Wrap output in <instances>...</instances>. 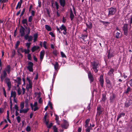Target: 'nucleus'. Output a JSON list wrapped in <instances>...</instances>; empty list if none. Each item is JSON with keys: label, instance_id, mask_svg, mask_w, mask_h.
<instances>
[{"label": "nucleus", "instance_id": "nucleus-46", "mask_svg": "<svg viewBox=\"0 0 132 132\" xmlns=\"http://www.w3.org/2000/svg\"><path fill=\"white\" fill-rule=\"evenodd\" d=\"M46 42L45 41H44L43 43V46L44 47L45 49H47V47L46 46Z\"/></svg>", "mask_w": 132, "mask_h": 132}, {"label": "nucleus", "instance_id": "nucleus-61", "mask_svg": "<svg viewBox=\"0 0 132 132\" xmlns=\"http://www.w3.org/2000/svg\"><path fill=\"white\" fill-rule=\"evenodd\" d=\"M100 21L101 22L103 23L104 24L109 23V22H105L104 21H102L101 20H100Z\"/></svg>", "mask_w": 132, "mask_h": 132}, {"label": "nucleus", "instance_id": "nucleus-2", "mask_svg": "<svg viewBox=\"0 0 132 132\" xmlns=\"http://www.w3.org/2000/svg\"><path fill=\"white\" fill-rule=\"evenodd\" d=\"M5 82L9 90H10L11 87V82L9 78H6L5 79Z\"/></svg>", "mask_w": 132, "mask_h": 132}, {"label": "nucleus", "instance_id": "nucleus-4", "mask_svg": "<svg viewBox=\"0 0 132 132\" xmlns=\"http://www.w3.org/2000/svg\"><path fill=\"white\" fill-rule=\"evenodd\" d=\"M92 68L95 72H96L98 71L97 68L98 67V63L94 62L92 63Z\"/></svg>", "mask_w": 132, "mask_h": 132}, {"label": "nucleus", "instance_id": "nucleus-44", "mask_svg": "<svg viewBox=\"0 0 132 132\" xmlns=\"http://www.w3.org/2000/svg\"><path fill=\"white\" fill-rule=\"evenodd\" d=\"M18 122L20 123L21 121V118L19 116H18L16 118Z\"/></svg>", "mask_w": 132, "mask_h": 132}, {"label": "nucleus", "instance_id": "nucleus-51", "mask_svg": "<svg viewBox=\"0 0 132 132\" xmlns=\"http://www.w3.org/2000/svg\"><path fill=\"white\" fill-rule=\"evenodd\" d=\"M20 43V42L19 41H18L17 42L16 45H15V48H17V47H18V46H19V44Z\"/></svg>", "mask_w": 132, "mask_h": 132}, {"label": "nucleus", "instance_id": "nucleus-42", "mask_svg": "<svg viewBox=\"0 0 132 132\" xmlns=\"http://www.w3.org/2000/svg\"><path fill=\"white\" fill-rule=\"evenodd\" d=\"M32 16H30L28 18V21L29 22H31L32 20Z\"/></svg>", "mask_w": 132, "mask_h": 132}, {"label": "nucleus", "instance_id": "nucleus-26", "mask_svg": "<svg viewBox=\"0 0 132 132\" xmlns=\"http://www.w3.org/2000/svg\"><path fill=\"white\" fill-rule=\"evenodd\" d=\"M34 42H35L36 41L38 37V34L37 33L35 34L34 35Z\"/></svg>", "mask_w": 132, "mask_h": 132}, {"label": "nucleus", "instance_id": "nucleus-41", "mask_svg": "<svg viewBox=\"0 0 132 132\" xmlns=\"http://www.w3.org/2000/svg\"><path fill=\"white\" fill-rule=\"evenodd\" d=\"M102 110L97 111V114H96V116H99L100 115V114H101V113H102Z\"/></svg>", "mask_w": 132, "mask_h": 132}, {"label": "nucleus", "instance_id": "nucleus-18", "mask_svg": "<svg viewBox=\"0 0 132 132\" xmlns=\"http://www.w3.org/2000/svg\"><path fill=\"white\" fill-rule=\"evenodd\" d=\"M39 48V47L37 46H34L31 48V51L32 52H33L37 50Z\"/></svg>", "mask_w": 132, "mask_h": 132}, {"label": "nucleus", "instance_id": "nucleus-33", "mask_svg": "<svg viewBox=\"0 0 132 132\" xmlns=\"http://www.w3.org/2000/svg\"><path fill=\"white\" fill-rule=\"evenodd\" d=\"M20 106L21 108V109H23L24 106V102H22L20 103Z\"/></svg>", "mask_w": 132, "mask_h": 132}, {"label": "nucleus", "instance_id": "nucleus-59", "mask_svg": "<svg viewBox=\"0 0 132 132\" xmlns=\"http://www.w3.org/2000/svg\"><path fill=\"white\" fill-rule=\"evenodd\" d=\"M22 93L23 95L25 93L26 90H25V89L23 87H22Z\"/></svg>", "mask_w": 132, "mask_h": 132}, {"label": "nucleus", "instance_id": "nucleus-6", "mask_svg": "<svg viewBox=\"0 0 132 132\" xmlns=\"http://www.w3.org/2000/svg\"><path fill=\"white\" fill-rule=\"evenodd\" d=\"M122 29L124 35L126 36H127L128 35V25L127 24H124L122 27Z\"/></svg>", "mask_w": 132, "mask_h": 132}, {"label": "nucleus", "instance_id": "nucleus-40", "mask_svg": "<svg viewBox=\"0 0 132 132\" xmlns=\"http://www.w3.org/2000/svg\"><path fill=\"white\" fill-rule=\"evenodd\" d=\"M60 53L61 56L62 57L65 58L66 57V55L63 52H61Z\"/></svg>", "mask_w": 132, "mask_h": 132}, {"label": "nucleus", "instance_id": "nucleus-63", "mask_svg": "<svg viewBox=\"0 0 132 132\" xmlns=\"http://www.w3.org/2000/svg\"><path fill=\"white\" fill-rule=\"evenodd\" d=\"M106 98H105V96L104 95H103V97L102 98V101H105V100Z\"/></svg>", "mask_w": 132, "mask_h": 132}, {"label": "nucleus", "instance_id": "nucleus-52", "mask_svg": "<svg viewBox=\"0 0 132 132\" xmlns=\"http://www.w3.org/2000/svg\"><path fill=\"white\" fill-rule=\"evenodd\" d=\"M55 6L56 7V9L57 10H58V8H59V5H58V3H57V2H55Z\"/></svg>", "mask_w": 132, "mask_h": 132}, {"label": "nucleus", "instance_id": "nucleus-14", "mask_svg": "<svg viewBox=\"0 0 132 132\" xmlns=\"http://www.w3.org/2000/svg\"><path fill=\"white\" fill-rule=\"evenodd\" d=\"M103 77V75H101L100 77V79L99 80V81L100 82L101 85L102 87H103V84L104 82Z\"/></svg>", "mask_w": 132, "mask_h": 132}, {"label": "nucleus", "instance_id": "nucleus-13", "mask_svg": "<svg viewBox=\"0 0 132 132\" xmlns=\"http://www.w3.org/2000/svg\"><path fill=\"white\" fill-rule=\"evenodd\" d=\"M29 110V109L28 108H27L26 109H21L20 110V113H26Z\"/></svg>", "mask_w": 132, "mask_h": 132}, {"label": "nucleus", "instance_id": "nucleus-21", "mask_svg": "<svg viewBox=\"0 0 132 132\" xmlns=\"http://www.w3.org/2000/svg\"><path fill=\"white\" fill-rule=\"evenodd\" d=\"M125 115V113H122L120 114H119L117 116V120L118 121L119 119L122 116H123Z\"/></svg>", "mask_w": 132, "mask_h": 132}, {"label": "nucleus", "instance_id": "nucleus-55", "mask_svg": "<svg viewBox=\"0 0 132 132\" xmlns=\"http://www.w3.org/2000/svg\"><path fill=\"white\" fill-rule=\"evenodd\" d=\"M14 108L16 110V112H17L18 111V107L16 105H15Z\"/></svg>", "mask_w": 132, "mask_h": 132}, {"label": "nucleus", "instance_id": "nucleus-32", "mask_svg": "<svg viewBox=\"0 0 132 132\" xmlns=\"http://www.w3.org/2000/svg\"><path fill=\"white\" fill-rule=\"evenodd\" d=\"M32 87V83L28 84L27 85L26 88L29 89L31 88Z\"/></svg>", "mask_w": 132, "mask_h": 132}, {"label": "nucleus", "instance_id": "nucleus-45", "mask_svg": "<svg viewBox=\"0 0 132 132\" xmlns=\"http://www.w3.org/2000/svg\"><path fill=\"white\" fill-rule=\"evenodd\" d=\"M31 43H26V46L27 47V49H29V48Z\"/></svg>", "mask_w": 132, "mask_h": 132}, {"label": "nucleus", "instance_id": "nucleus-19", "mask_svg": "<svg viewBox=\"0 0 132 132\" xmlns=\"http://www.w3.org/2000/svg\"><path fill=\"white\" fill-rule=\"evenodd\" d=\"M121 36V34L120 32H117L115 34V37L117 39H118Z\"/></svg>", "mask_w": 132, "mask_h": 132}, {"label": "nucleus", "instance_id": "nucleus-29", "mask_svg": "<svg viewBox=\"0 0 132 132\" xmlns=\"http://www.w3.org/2000/svg\"><path fill=\"white\" fill-rule=\"evenodd\" d=\"M27 80L28 82V84L32 83V78H30L29 77H27Z\"/></svg>", "mask_w": 132, "mask_h": 132}, {"label": "nucleus", "instance_id": "nucleus-64", "mask_svg": "<svg viewBox=\"0 0 132 132\" xmlns=\"http://www.w3.org/2000/svg\"><path fill=\"white\" fill-rule=\"evenodd\" d=\"M129 83L130 86L132 87V79L130 80L129 81Z\"/></svg>", "mask_w": 132, "mask_h": 132}, {"label": "nucleus", "instance_id": "nucleus-9", "mask_svg": "<svg viewBox=\"0 0 132 132\" xmlns=\"http://www.w3.org/2000/svg\"><path fill=\"white\" fill-rule=\"evenodd\" d=\"M116 11L115 9L112 8H111L109 9V15H113L114 14Z\"/></svg>", "mask_w": 132, "mask_h": 132}, {"label": "nucleus", "instance_id": "nucleus-31", "mask_svg": "<svg viewBox=\"0 0 132 132\" xmlns=\"http://www.w3.org/2000/svg\"><path fill=\"white\" fill-rule=\"evenodd\" d=\"M22 0H20V1L18 2L16 5L19 6V9L21 8V4L22 2Z\"/></svg>", "mask_w": 132, "mask_h": 132}, {"label": "nucleus", "instance_id": "nucleus-38", "mask_svg": "<svg viewBox=\"0 0 132 132\" xmlns=\"http://www.w3.org/2000/svg\"><path fill=\"white\" fill-rule=\"evenodd\" d=\"M26 129V130L27 132L30 131H31V128L29 126H27Z\"/></svg>", "mask_w": 132, "mask_h": 132}, {"label": "nucleus", "instance_id": "nucleus-8", "mask_svg": "<svg viewBox=\"0 0 132 132\" xmlns=\"http://www.w3.org/2000/svg\"><path fill=\"white\" fill-rule=\"evenodd\" d=\"M25 29L21 27L19 30V32L21 37L25 35Z\"/></svg>", "mask_w": 132, "mask_h": 132}, {"label": "nucleus", "instance_id": "nucleus-24", "mask_svg": "<svg viewBox=\"0 0 132 132\" xmlns=\"http://www.w3.org/2000/svg\"><path fill=\"white\" fill-rule=\"evenodd\" d=\"M54 65V68L55 70H57L58 69L59 65L58 63L57 62H56L55 64H52Z\"/></svg>", "mask_w": 132, "mask_h": 132}, {"label": "nucleus", "instance_id": "nucleus-22", "mask_svg": "<svg viewBox=\"0 0 132 132\" xmlns=\"http://www.w3.org/2000/svg\"><path fill=\"white\" fill-rule=\"evenodd\" d=\"M70 18L71 20H72L74 17V15L73 13V11H72L71 9L70 10Z\"/></svg>", "mask_w": 132, "mask_h": 132}, {"label": "nucleus", "instance_id": "nucleus-50", "mask_svg": "<svg viewBox=\"0 0 132 132\" xmlns=\"http://www.w3.org/2000/svg\"><path fill=\"white\" fill-rule=\"evenodd\" d=\"M28 60H31V56L30 54H29L28 55Z\"/></svg>", "mask_w": 132, "mask_h": 132}, {"label": "nucleus", "instance_id": "nucleus-62", "mask_svg": "<svg viewBox=\"0 0 132 132\" xmlns=\"http://www.w3.org/2000/svg\"><path fill=\"white\" fill-rule=\"evenodd\" d=\"M53 123H50V125H47V127L48 128H50L52 125Z\"/></svg>", "mask_w": 132, "mask_h": 132}, {"label": "nucleus", "instance_id": "nucleus-60", "mask_svg": "<svg viewBox=\"0 0 132 132\" xmlns=\"http://www.w3.org/2000/svg\"><path fill=\"white\" fill-rule=\"evenodd\" d=\"M25 11V9L24 8H23V10L22 11V12L21 13V14L20 15V16H21L23 15V14L24 13V12Z\"/></svg>", "mask_w": 132, "mask_h": 132}, {"label": "nucleus", "instance_id": "nucleus-53", "mask_svg": "<svg viewBox=\"0 0 132 132\" xmlns=\"http://www.w3.org/2000/svg\"><path fill=\"white\" fill-rule=\"evenodd\" d=\"M88 76L89 78H90V77H93L92 75V74H91V72H88Z\"/></svg>", "mask_w": 132, "mask_h": 132}, {"label": "nucleus", "instance_id": "nucleus-35", "mask_svg": "<svg viewBox=\"0 0 132 132\" xmlns=\"http://www.w3.org/2000/svg\"><path fill=\"white\" fill-rule=\"evenodd\" d=\"M106 81L108 86H109V87L111 86V85L110 80L109 79H106Z\"/></svg>", "mask_w": 132, "mask_h": 132}, {"label": "nucleus", "instance_id": "nucleus-15", "mask_svg": "<svg viewBox=\"0 0 132 132\" xmlns=\"http://www.w3.org/2000/svg\"><path fill=\"white\" fill-rule=\"evenodd\" d=\"M113 70L112 69L110 70V71L108 72V75L111 77V78L112 79H114L113 74Z\"/></svg>", "mask_w": 132, "mask_h": 132}, {"label": "nucleus", "instance_id": "nucleus-10", "mask_svg": "<svg viewBox=\"0 0 132 132\" xmlns=\"http://www.w3.org/2000/svg\"><path fill=\"white\" fill-rule=\"evenodd\" d=\"M7 76L6 72L4 70L3 71V74H2L1 76V80L2 82L3 81L4 78Z\"/></svg>", "mask_w": 132, "mask_h": 132}, {"label": "nucleus", "instance_id": "nucleus-56", "mask_svg": "<svg viewBox=\"0 0 132 132\" xmlns=\"http://www.w3.org/2000/svg\"><path fill=\"white\" fill-rule=\"evenodd\" d=\"M53 53L54 55L55 56H56L57 54V51L56 50L53 51Z\"/></svg>", "mask_w": 132, "mask_h": 132}, {"label": "nucleus", "instance_id": "nucleus-49", "mask_svg": "<svg viewBox=\"0 0 132 132\" xmlns=\"http://www.w3.org/2000/svg\"><path fill=\"white\" fill-rule=\"evenodd\" d=\"M28 99H26L25 100V106L27 107L28 105Z\"/></svg>", "mask_w": 132, "mask_h": 132}, {"label": "nucleus", "instance_id": "nucleus-27", "mask_svg": "<svg viewBox=\"0 0 132 132\" xmlns=\"http://www.w3.org/2000/svg\"><path fill=\"white\" fill-rule=\"evenodd\" d=\"M45 28L48 31H51V28L47 25H45Z\"/></svg>", "mask_w": 132, "mask_h": 132}, {"label": "nucleus", "instance_id": "nucleus-3", "mask_svg": "<svg viewBox=\"0 0 132 132\" xmlns=\"http://www.w3.org/2000/svg\"><path fill=\"white\" fill-rule=\"evenodd\" d=\"M69 126V124L68 121L64 120L63 121V123L61 125V127L63 129H67Z\"/></svg>", "mask_w": 132, "mask_h": 132}, {"label": "nucleus", "instance_id": "nucleus-47", "mask_svg": "<svg viewBox=\"0 0 132 132\" xmlns=\"http://www.w3.org/2000/svg\"><path fill=\"white\" fill-rule=\"evenodd\" d=\"M3 94L4 95V96L6 97V92L4 88V87H3Z\"/></svg>", "mask_w": 132, "mask_h": 132}, {"label": "nucleus", "instance_id": "nucleus-58", "mask_svg": "<svg viewBox=\"0 0 132 132\" xmlns=\"http://www.w3.org/2000/svg\"><path fill=\"white\" fill-rule=\"evenodd\" d=\"M48 105L50 107L51 109H52L53 108L52 106V103L50 102H49L48 104Z\"/></svg>", "mask_w": 132, "mask_h": 132}, {"label": "nucleus", "instance_id": "nucleus-16", "mask_svg": "<svg viewBox=\"0 0 132 132\" xmlns=\"http://www.w3.org/2000/svg\"><path fill=\"white\" fill-rule=\"evenodd\" d=\"M28 34H26L25 35H24V39L25 40H27L29 37L28 35L30 33V28H28Z\"/></svg>", "mask_w": 132, "mask_h": 132}, {"label": "nucleus", "instance_id": "nucleus-48", "mask_svg": "<svg viewBox=\"0 0 132 132\" xmlns=\"http://www.w3.org/2000/svg\"><path fill=\"white\" fill-rule=\"evenodd\" d=\"M32 39V36H29L28 40L29 42L31 41Z\"/></svg>", "mask_w": 132, "mask_h": 132}, {"label": "nucleus", "instance_id": "nucleus-37", "mask_svg": "<svg viewBox=\"0 0 132 132\" xmlns=\"http://www.w3.org/2000/svg\"><path fill=\"white\" fill-rule=\"evenodd\" d=\"M46 114L45 115V116H44V120L46 124V125H48V122L46 121Z\"/></svg>", "mask_w": 132, "mask_h": 132}, {"label": "nucleus", "instance_id": "nucleus-39", "mask_svg": "<svg viewBox=\"0 0 132 132\" xmlns=\"http://www.w3.org/2000/svg\"><path fill=\"white\" fill-rule=\"evenodd\" d=\"M17 93L18 94V95H20L21 94V89L20 88H18V89L17 90Z\"/></svg>", "mask_w": 132, "mask_h": 132}, {"label": "nucleus", "instance_id": "nucleus-1", "mask_svg": "<svg viewBox=\"0 0 132 132\" xmlns=\"http://www.w3.org/2000/svg\"><path fill=\"white\" fill-rule=\"evenodd\" d=\"M16 93L15 91H12L11 93V96L10 98V109L12 111V97L13 98V101L15 102L16 103L17 102V99H16Z\"/></svg>", "mask_w": 132, "mask_h": 132}, {"label": "nucleus", "instance_id": "nucleus-23", "mask_svg": "<svg viewBox=\"0 0 132 132\" xmlns=\"http://www.w3.org/2000/svg\"><path fill=\"white\" fill-rule=\"evenodd\" d=\"M60 5L63 7H64L65 5V0H60Z\"/></svg>", "mask_w": 132, "mask_h": 132}, {"label": "nucleus", "instance_id": "nucleus-34", "mask_svg": "<svg viewBox=\"0 0 132 132\" xmlns=\"http://www.w3.org/2000/svg\"><path fill=\"white\" fill-rule=\"evenodd\" d=\"M53 129L54 132H59L58 131L57 128L55 126V125L53 126Z\"/></svg>", "mask_w": 132, "mask_h": 132}, {"label": "nucleus", "instance_id": "nucleus-54", "mask_svg": "<svg viewBox=\"0 0 132 132\" xmlns=\"http://www.w3.org/2000/svg\"><path fill=\"white\" fill-rule=\"evenodd\" d=\"M113 55L112 54H110L109 53L108 54V58H111V57L113 56Z\"/></svg>", "mask_w": 132, "mask_h": 132}, {"label": "nucleus", "instance_id": "nucleus-7", "mask_svg": "<svg viewBox=\"0 0 132 132\" xmlns=\"http://www.w3.org/2000/svg\"><path fill=\"white\" fill-rule=\"evenodd\" d=\"M60 28L61 30V31L63 30V33L64 35H65L67 33V29L65 26L63 24H62L60 27Z\"/></svg>", "mask_w": 132, "mask_h": 132}, {"label": "nucleus", "instance_id": "nucleus-36", "mask_svg": "<svg viewBox=\"0 0 132 132\" xmlns=\"http://www.w3.org/2000/svg\"><path fill=\"white\" fill-rule=\"evenodd\" d=\"M86 25L87 27L90 29L92 28V23H89V24H86Z\"/></svg>", "mask_w": 132, "mask_h": 132}, {"label": "nucleus", "instance_id": "nucleus-12", "mask_svg": "<svg viewBox=\"0 0 132 132\" xmlns=\"http://www.w3.org/2000/svg\"><path fill=\"white\" fill-rule=\"evenodd\" d=\"M11 70V67L10 65H7L4 68V70L7 72V73L9 74Z\"/></svg>", "mask_w": 132, "mask_h": 132}, {"label": "nucleus", "instance_id": "nucleus-20", "mask_svg": "<svg viewBox=\"0 0 132 132\" xmlns=\"http://www.w3.org/2000/svg\"><path fill=\"white\" fill-rule=\"evenodd\" d=\"M30 105L32 110H33L34 111H36L38 109V108L37 106L33 107L32 104H30Z\"/></svg>", "mask_w": 132, "mask_h": 132}, {"label": "nucleus", "instance_id": "nucleus-25", "mask_svg": "<svg viewBox=\"0 0 132 132\" xmlns=\"http://www.w3.org/2000/svg\"><path fill=\"white\" fill-rule=\"evenodd\" d=\"M90 119H87L85 121V127H89V122Z\"/></svg>", "mask_w": 132, "mask_h": 132}, {"label": "nucleus", "instance_id": "nucleus-17", "mask_svg": "<svg viewBox=\"0 0 132 132\" xmlns=\"http://www.w3.org/2000/svg\"><path fill=\"white\" fill-rule=\"evenodd\" d=\"M14 82L18 84H21V79L20 77H17V79L14 80Z\"/></svg>", "mask_w": 132, "mask_h": 132}, {"label": "nucleus", "instance_id": "nucleus-28", "mask_svg": "<svg viewBox=\"0 0 132 132\" xmlns=\"http://www.w3.org/2000/svg\"><path fill=\"white\" fill-rule=\"evenodd\" d=\"M90 125L89 127H87L86 129V132H90L91 129V124L90 123Z\"/></svg>", "mask_w": 132, "mask_h": 132}, {"label": "nucleus", "instance_id": "nucleus-57", "mask_svg": "<svg viewBox=\"0 0 132 132\" xmlns=\"http://www.w3.org/2000/svg\"><path fill=\"white\" fill-rule=\"evenodd\" d=\"M24 52L25 53H28L29 52V49H27V50L26 49L24 50Z\"/></svg>", "mask_w": 132, "mask_h": 132}, {"label": "nucleus", "instance_id": "nucleus-30", "mask_svg": "<svg viewBox=\"0 0 132 132\" xmlns=\"http://www.w3.org/2000/svg\"><path fill=\"white\" fill-rule=\"evenodd\" d=\"M22 23L23 24H26L27 25H28L27 23V20L26 19H24L22 20Z\"/></svg>", "mask_w": 132, "mask_h": 132}, {"label": "nucleus", "instance_id": "nucleus-43", "mask_svg": "<svg viewBox=\"0 0 132 132\" xmlns=\"http://www.w3.org/2000/svg\"><path fill=\"white\" fill-rule=\"evenodd\" d=\"M19 51H21L22 52H24V50L22 48H19L17 50V52L18 53H19Z\"/></svg>", "mask_w": 132, "mask_h": 132}, {"label": "nucleus", "instance_id": "nucleus-5", "mask_svg": "<svg viewBox=\"0 0 132 132\" xmlns=\"http://www.w3.org/2000/svg\"><path fill=\"white\" fill-rule=\"evenodd\" d=\"M28 66L27 67V68L28 70L30 72L33 71V63L31 62H29L28 63Z\"/></svg>", "mask_w": 132, "mask_h": 132}, {"label": "nucleus", "instance_id": "nucleus-11", "mask_svg": "<svg viewBox=\"0 0 132 132\" xmlns=\"http://www.w3.org/2000/svg\"><path fill=\"white\" fill-rule=\"evenodd\" d=\"M45 53V51L43 50L42 51L40 52V59L41 62L42 61L44 58Z\"/></svg>", "mask_w": 132, "mask_h": 132}]
</instances>
